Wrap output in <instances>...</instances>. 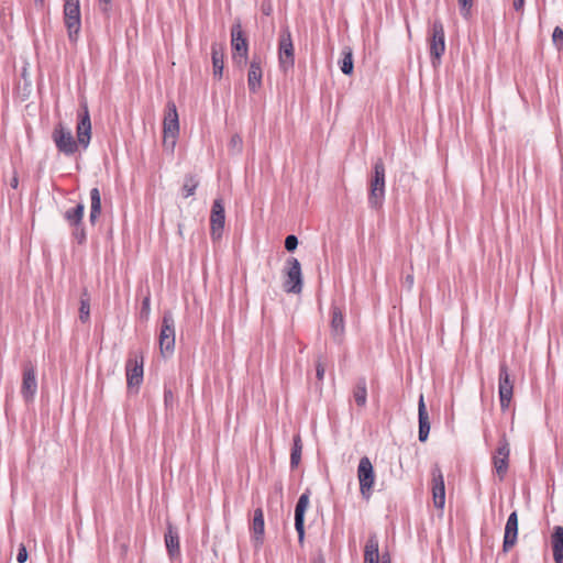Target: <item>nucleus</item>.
<instances>
[{"instance_id":"f257e3e1","label":"nucleus","mask_w":563,"mask_h":563,"mask_svg":"<svg viewBox=\"0 0 563 563\" xmlns=\"http://www.w3.org/2000/svg\"><path fill=\"white\" fill-rule=\"evenodd\" d=\"M77 141L74 139L70 130L65 128L63 123H57L53 130L52 139L56 148L67 155H74L78 145L87 148L91 139V121L86 103L81 104V111L78 113V123L76 128Z\"/></svg>"},{"instance_id":"f03ea898","label":"nucleus","mask_w":563,"mask_h":563,"mask_svg":"<svg viewBox=\"0 0 563 563\" xmlns=\"http://www.w3.org/2000/svg\"><path fill=\"white\" fill-rule=\"evenodd\" d=\"M385 200V165L378 158L373 165V175L369 179L368 206L379 209Z\"/></svg>"},{"instance_id":"7ed1b4c3","label":"nucleus","mask_w":563,"mask_h":563,"mask_svg":"<svg viewBox=\"0 0 563 563\" xmlns=\"http://www.w3.org/2000/svg\"><path fill=\"white\" fill-rule=\"evenodd\" d=\"M64 23L69 41L77 42L81 29L80 0H65Z\"/></svg>"},{"instance_id":"20e7f679","label":"nucleus","mask_w":563,"mask_h":563,"mask_svg":"<svg viewBox=\"0 0 563 563\" xmlns=\"http://www.w3.org/2000/svg\"><path fill=\"white\" fill-rule=\"evenodd\" d=\"M284 273V290L288 294H300L302 291L303 280L301 265L296 257H289L286 261Z\"/></svg>"},{"instance_id":"39448f33","label":"nucleus","mask_w":563,"mask_h":563,"mask_svg":"<svg viewBox=\"0 0 563 563\" xmlns=\"http://www.w3.org/2000/svg\"><path fill=\"white\" fill-rule=\"evenodd\" d=\"M231 48L233 60L239 66L246 64L249 42L240 21H236L231 27Z\"/></svg>"},{"instance_id":"423d86ee","label":"nucleus","mask_w":563,"mask_h":563,"mask_svg":"<svg viewBox=\"0 0 563 563\" xmlns=\"http://www.w3.org/2000/svg\"><path fill=\"white\" fill-rule=\"evenodd\" d=\"M164 144L169 143L172 147L176 144V139L179 134V120L176 104L169 100L166 104L165 115L163 121Z\"/></svg>"},{"instance_id":"0eeeda50","label":"nucleus","mask_w":563,"mask_h":563,"mask_svg":"<svg viewBox=\"0 0 563 563\" xmlns=\"http://www.w3.org/2000/svg\"><path fill=\"white\" fill-rule=\"evenodd\" d=\"M357 478L360 482L361 495L365 500H368L373 495L375 472L372 462L367 456H363L358 462Z\"/></svg>"},{"instance_id":"6e6552de","label":"nucleus","mask_w":563,"mask_h":563,"mask_svg":"<svg viewBox=\"0 0 563 563\" xmlns=\"http://www.w3.org/2000/svg\"><path fill=\"white\" fill-rule=\"evenodd\" d=\"M429 43L432 66L435 68L445 51L444 27L440 20H435L432 23Z\"/></svg>"},{"instance_id":"1a4fd4ad","label":"nucleus","mask_w":563,"mask_h":563,"mask_svg":"<svg viewBox=\"0 0 563 563\" xmlns=\"http://www.w3.org/2000/svg\"><path fill=\"white\" fill-rule=\"evenodd\" d=\"M159 347L162 354H172L175 349V320L172 311H165L159 331Z\"/></svg>"},{"instance_id":"9d476101","label":"nucleus","mask_w":563,"mask_h":563,"mask_svg":"<svg viewBox=\"0 0 563 563\" xmlns=\"http://www.w3.org/2000/svg\"><path fill=\"white\" fill-rule=\"evenodd\" d=\"M498 394L503 411L509 408L514 395V382L510 379L508 366L505 362L499 365Z\"/></svg>"},{"instance_id":"9b49d317","label":"nucleus","mask_w":563,"mask_h":563,"mask_svg":"<svg viewBox=\"0 0 563 563\" xmlns=\"http://www.w3.org/2000/svg\"><path fill=\"white\" fill-rule=\"evenodd\" d=\"M143 355L130 353L125 364L126 385L129 389L139 387L143 382Z\"/></svg>"},{"instance_id":"f8f14e48","label":"nucleus","mask_w":563,"mask_h":563,"mask_svg":"<svg viewBox=\"0 0 563 563\" xmlns=\"http://www.w3.org/2000/svg\"><path fill=\"white\" fill-rule=\"evenodd\" d=\"M509 454L510 448L506 434L503 433L495 454L493 455V464L499 479L503 481L508 472L509 467Z\"/></svg>"},{"instance_id":"ddd939ff","label":"nucleus","mask_w":563,"mask_h":563,"mask_svg":"<svg viewBox=\"0 0 563 563\" xmlns=\"http://www.w3.org/2000/svg\"><path fill=\"white\" fill-rule=\"evenodd\" d=\"M37 391L36 368L31 361L23 364L21 395L25 402L33 401Z\"/></svg>"},{"instance_id":"4468645a","label":"nucleus","mask_w":563,"mask_h":563,"mask_svg":"<svg viewBox=\"0 0 563 563\" xmlns=\"http://www.w3.org/2000/svg\"><path fill=\"white\" fill-rule=\"evenodd\" d=\"M225 223L224 205L221 198L214 199L210 214V235L212 240H218L222 236V231Z\"/></svg>"},{"instance_id":"2eb2a0df","label":"nucleus","mask_w":563,"mask_h":563,"mask_svg":"<svg viewBox=\"0 0 563 563\" xmlns=\"http://www.w3.org/2000/svg\"><path fill=\"white\" fill-rule=\"evenodd\" d=\"M278 56L284 70L294 66V45L288 29L284 30L279 36Z\"/></svg>"},{"instance_id":"dca6fc26","label":"nucleus","mask_w":563,"mask_h":563,"mask_svg":"<svg viewBox=\"0 0 563 563\" xmlns=\"http://www.w3.org/2000/svg\"><path fill=\"white\" fill-rule=\"evenodd\" d=\"M431 475L433 505L438 509H443L445 505V485L442 471L438 464L433 465Z\"/></svg>"},{"instance_id":"f3484780","label":"nucleus","mask_w":563,"mask_h":563,"mask_svg":"<svg viewBox=\"0 0 563 563\" xmlns=\"http://www.w3.org/2000/svg\"><path fill=\"white\" fill-rule=\"evenodd\" d=\"M310 489H306L302 493L295 507V529L298 533V540L300 543L305 539V514L309 505Z\"/></svg>"},{"instance_id":"a211bd4d","label":"nucleus","mask_w":563,"mask_h":563,"mask_svg":"<svg viewBox=\"0 0 563 563\" xmlns=\"http://www.w3.org/2000/svg\"><path fill=\"white\" fill-rule=\"evenodd\" d=\"M518 538V514L512 511L506 522L503 552L507 553L517 542Z\"/></svg>"},{"instance_id":"6ab92c4d","label":"nucleus","mask_w":563,"mask_h":563,"mask_svg":"<svg viewBox=\"0 0 563 563\" xmlns=\"http://www.w3.org/2000/svg\"><path fill=\"white\" fill-rule=\"evenodd\" d=\"M167 531L165 533V547L170 560L180 556L179 532L170 521H167Z\"/></svg>"},{"instance_id":"aec40b11","label":"nucleus","mask_w":563,"mask_h":563,"mask_svg":"<svg viewBox=\"0 0 563 563\" xmlns=\"http://www.w3.org/2000/svg\"><path fill=\"white\" fill-rule=\"evenodd\" d=\"M418 422H419V432L418 438L420 442H426L428 440L430 433V420L427 411V407L424 404L423 395L421 394L418 401Z\"/></svg>"},{"instance_id":"412c9836","label":"nucleus","mask_w":563,"mask_h":563,"mask_svg":"<svg viewBox=\"0 0 563 563\" xmlns=\"http://www.w3.org/2000/svg\"><path fill=\"white\" fill-rule=\"evenodd\" d=\"M250 529L253 534L254 545L256 548L261 547L263 544L265 531L264 512L262 508H256L254 510L253 522Z\"/></svg>"},{"instance_id":"4be33fe9","label":"nucleus","mask_w":563,"mask_h":563,"mask_svg":"<svg viewBox=\"0 0 563 563\" xmlns=\"http://www.w3.org/2000/svg\"><path fill=\"white\" fill-rule=\"evenodd\" d=\"M379 542L376 533L368 536L364 548V563H380Z\"/></svg>"},{"instance_id":"5701e85b","label":"nucleus","mask_w":563,"mask_h":563,"mask_svg":"<svg viewBox=\"0 0 563 563\" xmlns=\"http://www.w3.org/2000/svg\"><path fill=\"white\" fill-rule=\"evenodd\" d=\"M331 333L335 340H340L345 330L344 314L336 305L331 306Z\"/></svg>"},{"instance_id":"b1692460","label":"nucleus","mask_w":563,"mask_h":563,"mask_svg":"<svg viewBox=\"0 0 563 563\" xmlns=\"http://www.w3.org/2000/svg\"><path fill=\"white\" fill-rule=\"evenodd\" d=\"M551 547L555 563H563V527L554 526L551 533Z\"/></svg>"},{"instance_id":"393cba45","label":"nucleus","mask_w":563,"mask_h":563,"mask_svg":"<svg viewBox=\"0 0 563 563\" xmlns=\"http://www.w3.org/2000/svg\"><path fill=\"white\" fill-rule=\"evenodd\" d=\"M90 202L89 221L91 224H95L101 214V195L97 187L90 190Z\"/></svg>"},{"instance_id":"a878e982","label":"nucleus","mask_w":563,"mask_h":563,"mask_svg":"<svg viewBox=\"0 0 563 563\" xmlns=\"http://www.w3.org/2000/svg\"><path fill=\"white\" fill-rule=\"evenodd\" d=\"M85 213V205L79 202L76 207L70 208L64 212V219L67 221L69 227L82 224Z\"/></svg>"},{"instance_id":"bb28decb","label":"nucleus","mask_w":563,"mask_h":563,"mask_svg":"<svg viewBox=\"0 0 563 563\" xmlns=\"http://www.w3.org/2000/svg\"><path fill=\"white\" fill-rule=\"evenodd\" d=\"M353 398L358 407H364L367 401V385L365 377H358L353 389Z\"/></svg>"},{"instance_id":"cd10ccee","label":"nucleus","mask_w":563,"mask_h":563,"mask_svg":"<svg viewBox=\"0 0 563 563\" xmlns=\"http://www.w3.org/2000/svg\"><path fill=\"white\" fill-rule=\"evenodd\" d=\"M302 442L299 434H296L292 440V448L290 453V467L296 468L301 460Z\"/></svg>"},{"instance_id":"c85d7f7f","label":"nucleus","mask_w":563,"mask_h":563,"mask_svg":"<svg viewBox=\"0 0 563 563\" xmlns=\"http://www.w3.org/2000/svg\"><path fill=\"white\" fill-rule=\"evenodd\" d=\"M199 186V180L196 175L188 174L185 176L181 192L184 198L192 196Z\"/></svg>"},{"instance_id":"c756f323","label":"nucleus","mask_w":563,"mask_h":563,"mask_svg":"<svg viewBox=\"0 0 563 563\" xmlns=\"http://www.w3.org/2000/svg\"><path fill=\"white\" fill-rule=\"evenodd\" d=\"M211 57L213 70H223L224 68V53L221 46L213 44L211 47Z\"/></svg>"},{"instance_id":"7c9ffc66","label":"nucleus","mask_w":563,"mask_h":563,"mask_svg":"<svg viewBox=\"0 0 563 563\" xmlns=\"http://www.w3.org/2000/svg\"><path fill=\"white\" fill-rule=\"evenodd\" d=\"M340 70H353L354 62L351 48L345 47L342 51V58L339 60Z\"/></svg>"},{"instance_id":"2f4dec72","label":"nucleus","mask_w":563,"mask_h":563,"mask_svg":"<svg viewBox=\"0 0 563 563\" xmlns=\"http://www.w3.org/2000/svg\"><path fill=\"white\" fill-rule=\"evenodd\" d=\"M263 78V73H249V89L252 92H256V90L261 87Z\"/></svg>"},{"instance_id":"473e14b6","label":"nucleus","mask_w":563,"mask_h":563,"mask_svg":"<svg viewBox=\"0 0 563 563\" xmlns=\"http://www.w3.org/2000/svg\"><path fill=\"white\" fill-rule=\"evenodd\" d=\"M90 317V303L88 298H81L80 299V307H79V319L81 322H87Z\"/></svg>"},{"instance_id":"72a5a7b5","label":"nucleus","mask_w":563,"mask_h":563,"mask_svg":"<svg viewBox=\"0 0 563 563\" xmlns=\"http://www.w3.org/2000/svg\"><path fill=\"white\" fill-rule=\"evenodd\" d=\"M151 312V294L147 292V295L143 298L142 307L140 310V319L147 320Z\"/></svg>"},{"instance_id":"f704fd0d","label":"nucleus","mask_w":563,"mask_h":563,"mask_svg":"<svg viewBox=\"0 0 563 563\" xmlns=\"http://www.w3.org/2000/svg\"><path fill=\"white\" fill-rule=\"evenodd\" d=\"M71 228H74V239L77 241L78 244H84L86 241V230L84 223L79 225H71Z\"/></svg>"},{"instance_id":"c9c22d12","label":"nucleus","mask_w":563,"mask_h":563,"mask_svg":"<svg viewBox=\"0 0 563 563\" xmlns=\"http://www.w3.org/2000/svg\"><path fill=\"white\" fill-rule=\"evenodd\" d=\"M552 42L561 51L563 48V29L555 26L552 33Z\"/></svg>"},{"instance_id":"e433bc0d","label":"nucleus","mask_w":563,"mask_h":563,"mask_svg":"<svg viewBox=\"0 0 563 563\" xmlns=\"http://www.w3.org/2000/svg\"><path fill=\"white\" fill-rule=\"evenodd\" d=\"M460 12L464 18H468L474 4V0H457Z\"/></svg>"},{"instance_id":"4c0bfd02","label":"nucleus","mask_w":563,"mask_h":563,"mask_svg":"<svg viewBox=\"0 0 563 563\" xmlns=\"http://www.w3.org/2000/svg\"><path fill=\"white\" fill-rule=\"evenodd\" d=\"M325 373V363L321 355L318 356L316 361V376L319 382H322Z\"/></svg>"},{"instance_id":"58836bf2","label":"nucleus","mask_w":563,"mask_h":563,"mask_svg":"<svg viewBox=\"0 0 563 563\" xmlns=\"http://www.w3.org/2000/svg\"><path fill=\"white\" fill-rule=\"evenodd\" d=\"M100 12L109 18L112 11V0H97Z\"/></svg>"},{"instance_id":"ea45409f","label":"nucleus","mask_w":563,"mask_h":563,"mask_svg":"<svg viewBox=\"0 0 563 563\" xmlns=\"http://www.w3.org/2000/svg\"><path fill=\"white\" fill-rule=\"evenodd\" d=\"M297 246H298V238L294 234L287 235L285 239V249L288 252H294V251H296Z\"/></svg>"},{"instance_id":"a19ab883","label":"nucleus","mask_w":563,"mask_h":563,"mask_svg":"<svg viewBox=\"0 0 563 563\" xmlns=\"http://www.w3.org/2000/svg\"><path fill=\"white\" fill-rule=\"evenodd\" d=\"M27 560V551L24 544H20L16 555V561L19 563H25Z\"/></svg>"},{"instance_id":"79ce46f5","label":"nucleus","mask_w":563,"mask_h":563,"mask_svg":"<svg viewBox=\"0 0 563 563\" xmlns=\"http://www.w3.org/2000/svg\"><path fill=\"white\" fill-rule=\"evenodd\" d=\"M30 73H21L18 85H21V80L24 81V89H29L32 87V80L29 78Z\"/></svg>"},{"instance_id":"37998d69","label":"nucleus","mask_w":563,"mask_h":563,"mask_svg":"<svg viewBox=\"0 0 563 563\" xmlns=\"http://www.w3.org/2000/svg\"><path fill=\"white\" fill-rule=\"evenodd\" d=\"M249 70H262V65H261V58L260 57L254 56L252 58V62H251Z\"/></svg>"},{"instance_id":"c03bdc74","label":"nucleus","mask_w":563,"mask_h":563,"mask_svg":"<svg viewBox=\"0 0 563 563\" xmlns=\"http://www.w3.org/2000/svg\"><path fill=\"white\" fill-rule=\"evenodd\" d=\"M164 400H165L166 406H168L169 404L173 402L174 394L170 389H167V388L164 389Z\"/></svg>"},{"instance_id":"a18cd8bd","label":"nucleus","mask_w":563,"mask_h":563,"mask_svg":"<svg viewBox=\"0 0 563 563\" xmlns=\"http://www.w3.org/2000/svg\"><path fill=\"white\" fill-rule=\"evenodd\" d=\"M230 144H231L232 147L241 148V146H242V139L238 134H234L231 137V140H230Z\"/></svg>"},{"instance_id":"49530a36","label":"nucleus","mask_w":563,"mask_h":563,"mask_svg":"<svg viewBox=\"0 0 563 563\" xmlns=\"http://www.w3.org/2000/svg\"><path fill=\"white\" fill-rule=\"evenodd\" d=\"M512 4H514V9L517 12H522L523 7H525V0H514Z\"/></svg>"},{"instance_id":"de8ad7c7","label":"nucleus","mask_w":563,"mask_h":563,"mask_svg":"<svg viewBox=\"0 0 563 563\" xmlns=\"http://www.w3.org/2000/svg\"><path fill=\"white\" fill-rule=\"evenodd\" d=\"M10 186H11L13 189H16V188H18V186H19V178H18L16 173H14L13 177L11 178Z\"/></svg>"},{"instance_id":"09e8293b","label":"nucleus","mask_w":563,"mask_h":563,"mask_svg":"<svg viewBox=\"0 0 563 563\" xmlns=\"http://www.w3.org/2000/svg\"><path fill=\"white\" fill-rule=\"evenodd\" d=\"M406 280H407L410 285H412V283H413V276H412V275H408V276L406 277Z\"/></svg>"},{"instance_id":"8fccbe9b","label":"nucleus","mask_w":563,"mask_h":563,"mask_svg":"<svg viewBox=\"0 0 563 563\" xmlns=\"http://www.w3.org/2000/svg\"><path fill=\"white\" fill-rule=\"evenodd\" d=\"M34 3H35V5L43 7L44 5V0H34Z\"/></svg>"},{"instance_id":"3c124183","label":"nucleus","mask_w":563,"mask_h":563,"mask_svg":"<svg viewBox=\"0 0 563 563\" xmlns=\"http://www.w3.org/2000/svg\"><path fill=\"white\" fill-rule=\"evenodd\" d=\"M263 12H264L265 14H267V15H268V14H269V12H271V7H268V8H263Z\"/></svg>"},{"instance_id":"603ef678","label":"nucleus","mask_w":563,"mask_h":563,"mask_svg":"<svg viewBox=\"0 0 563 563\" xmlns=\"http://www.w3.org/2000/svg\"><path fill=\"white\" fill-rule=\"evenodd\" d=\"M213 74H214V76H218V79H221V78H222V75H223V73H222V71L213 73Z\"/></svg>"},{"instance_id":"864d4df0","label":"nucleus","mask_w":563,"mask_h":563,"mask_svg":"<svg viewBox=\"0 0 563 563\" xmlns=\"http://www.w3.org/2000/svg\"><path fill=\"white\" fill-rule=\"evenodd\" d=\"M313 563H324V560H323V558H319V559L314 560Z\"/></svg>"},{"instance_id":"5fc2aeb1","label":"nucleus","mask_w":563,"mask_h":563,"mask_svg":"<svg viewBox=\"0 0 563 563\" xmlns=\"http://www.w3.org/2000/svg\"><path fill=\"white\" fill-rule=\"evenodd\" d=\"M283 489V486L282 484H279V486L277 487V490H282Z\"/></svg>"}]
</instances>
